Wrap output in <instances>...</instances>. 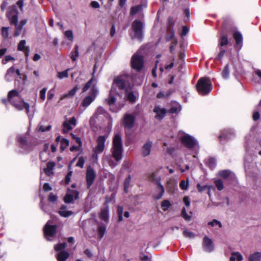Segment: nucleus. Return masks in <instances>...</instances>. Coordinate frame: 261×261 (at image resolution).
<instances>
[{"label": "nucleus", "instance_id": "f257e3e1", "mask_svg": "<svg viewBox=\"0 0 261 261\" xmlns=\"http://www.w3.org/2000/svg\"><path fill=\"white\" fill-rule=\"evenodd\" d=\"M111 152L112 155L104 154L102 156V164H108L112 168H114L122 158V142L121 137L119 134L115 135L113 138Z\"/></svg>", "mask_w": 261, "mask_h": 261}, {"label": "nucleus", "instance_id": "f03ea898", "mask_svg": "<svg viewBox=\"0 0 261 261\" xmlns=\"http://www.w3.org/2000/svg\"><path fill=\"white\" fill-rule=\"evenodd\" d=\"M129 77L126 75L117 76L114 80L113 84L110 92L109 97L106 99V102L109 105L114 104L116 101L115 96L116 95H120V94L117 92L116 87L119 90H124L127 91L128 89L130 88L129 83Z\"/></svg>", "mask_w": 261, "mask_h": 261}, {"label": "nucleus", "instance_id": "7ed1b4c3", "mask_svg": "<svg viewBox=\"0 0 261 261\" xmlns=\"http://www.w3.org/2000/svg\"><path fill=\"white\" fill-rule=\"evenodd\" d=\"M8 100L18 110L25 109L27 114L29 112V104L26 103L22 99L19 93L15 90H12L9 92Z\"/></svg>", "mask_w": 261, "mask_h": 261}, {"label": "nucleus", "instance_id": "20e7f679", "mask_svg": "<svg viewBox=\"0 0 261 261\" xmlns=\"http://www.w3.org/2000/svg\"><path fill=\"white\" fill-rule=\"evenodd\" d=\"M177 138L181 144L189 149H199L197 141L192 136L185 133L183 131H179Z\"/></svg>", "mask_w": 261, "mask_h": 261}, {"label": "nucleus", "instance_id": "39448f33", "mask_svg": "<svg viewBox=\"0 0 261 261\" xmlns=\"http://www.w3.org/2000/svg\"><path fill=\"white\" fill-rule=\"evenodd\" d=\"M197 90L201 95H206L209 93L212 89V83L209 79L207 77L200 78L196 85Z\"/></svg>", "mask_w": 261, "mask_h": 261}, {"label": "nucleus", "instance_id": "423d86ee", "mask_svg": "<svg viewBox=\"0 0 261 261\" xmlns=\"http://www.w3.org/2000/svg\"><path fill=\"white\" fill-rule=\"evenodd\" d=\"M132 29L134 33V35H132V38L137 39L141 41L143 38L142 22L140 20H135L132 23Z\"/></svg>", "mask_w": 261, "mask_h": 261}, {"label": "nucleus", "instance_id": "0eeeda50", "mask_svg": "<svg viewBox=\"0 0 261 261\" xmlns=\"http://www.w3.org/2000/svg\"><path fill=\"white\" fill-rule=\"evenodd\" d=\"M106 139L107 136H100L98 137L96 139L97 145L93 149L94 152L93 155V158H95L97 159L98 154L101 153L103 151Z\"/></svg>", "mask_w": 261, "mask_h": 261}, {"label": "nucleus", "instance_id": "6e6552de", "mask_svg": "<svg viewBox=\"0 0 261 261\" xmlns=\"http://www.w3.org/2000/svg\"><path fill=\"white\" fill-rule=\"evenodd\" d=\"M6 16L10 21V24L12 25V23L17 22L18 18V11L17 10L15 5H12L9 7Z\"/></svg>", "mask_w": 261, "mask_h": 261}, {"label": "nucleus", "instance_id": "1a4fd4ad", "mask_svg": "<svg viewBox=\"0 0 261 261\" xmlns=\"http://www.w3.org/2000/svg\"><path fill=\"white\" fill-rule=\"evenodd\" d=\"M48 221L44 227L43 231L44 236L47 240L50 241L49 238L53 237L57 232V225H51Z\"/></svg>", "mask_w": 261, "mask_h": 261}, {"label": "nucleus", "instance_id": "9d476101", "mask_svg": "<svg viewBox=\"0 0 261 261\" xmlns=\"http://www.w3.org/2000/svg\"><path fill=\"white\" fill-rule=\"evenodd\" d=\"M132 66L134 69L138 71L140 70L143 66V58L142 55H139L138 53H136L133 56L132 58Z\"/></svg>", "mask_w": 261, "mask_h": 261}, {"label": "nucleus", "instance_id": "9b49d317", "mask_svg": "<svg viewBox=\"0 0 261 261\" xmlns=\"http://www.w3.org/2000/svg\"><path fill=\"white\" fill-rule=\"evenodd\" d=\"M86 177L87 187L88 188H89L93 184L96 177V173L94 170L91 166H89L87 168Z\"/></svg>", "mask_w": 261, "mask_h": 261}, {"label": "nucleus", "instance_id": "f8f14e48", "mask_svg": "<svg viewBox=\"0 0 261 261\" xmlns=\"http://www.w3.org/2000/svg\"><path fill=\"white\" fill-rule=\"evenodd\" d=\"M76 125V120L74 117H72L69 120L64 121L63 123V133L64 134L67 133L69 131L72 130Z\"/></svg>", "mask_w": 261, "mask_h": 261}, {"label": "nucleus", "instance_id": "ddd939ff", "mask_svg": "<svg viewBox=\"0 0 261 261\" xmlns=\"http://www.w3.org/2000/svg\"><path fill=\"white\" fill-rule=\"evenodd\" d=\"M91 92L92 95L86 96L83 101L82 105L84 107L86 108L88 107L95 99L97 90L95 88L93 87L91 90Z\"/></svg>", "mask_w": 261, "mask_h": 261}, {"label": "nucleus", "instance_id": "4468645a", "mask_svg": "<svg viewBox=\"0 0 261 261\" xmlns=\"http://www.w3.org/2000/svg\"><path fill=\"white\" fill-rule=\"evenodd\" d=\"M202 246L204 250L208 252H211L214 249V245L212 240L207 236L203 238Z\"/></svg>", "mask_w": 261, "mask_h": 261}, {"label": "nucleus", "instance_id": "2eb2a0df", "mask_svg": "<svg viewBox=\"0 0 261 261\" xmlns=\"http://www.w3.org/2000/svg\"><path fill=\"white\" fill-rule=\"evenodd\" d=\"M27 19H24L21 20L19 23L17 21L16 23H12V25H14L15 27L14 33V36L15 37H18L21 34L23 27L27 24Z\"/></svg>", "mask_w": 261, "mask_h": 261}, {"label": "nucleus", "instance_id": "dca6fc26", "mask_svg": "<svg viewBox=\"0 0 261 261\" xmlns=\"http://www.w3.org/2000/svg\"><path fill=\"white\" fill-rule=\"evenodd\" d=\"M153 112L155 113V117L158 120H162L166 115L167 110L165 108L159 106H155Z\"/></svg>", "mask_w": 261, "mask_h": 261}, {"label": "nucleus", "instance_id": "f3484780", "mask_svg": "<svg viewBox=\"0 0 261 261\" xmlns=\"http://www.w3.org/2000/svg\"><path fill=\"white\" fill-rule=\"evenodd\" d=\"M135 118L131 114H126L123 118L124 126L128 129L132 128L134 124Z\"/></svg>", "mask_w": 261, "mask_h": 261}, {"label": "nucleus", "instance_id": "a211bd4d", "mask_svg": "<svg viewBox=\"0 0 261 261\" xmlns=\"http://www.w3.org/2000/svg\"><path fill=\"white\" fill-rule=\"evenodd\" d=\"M99 218L106 223L108 222L109 220V211L108 205H106L101 208L99 214Z\"/></svg>", "mask_w": 261, "mask_h": 261}, {"label": "nucleus", "instance_id": "6ab92c4d", "mask_svg": "<svg viewBox=\"0 0 261 261\" xmlns=\"http://www.w3.org/2000/svg\"><path fill=\"white\" fill-rule=\"evenodd\" d=\"M79 193L76 190H73L71 193H67L64 197V202L67 203H70L73 202L74 199L78 197Z\"/></svg>", "mask_w": 261, "mask_h": 261}, {"label": "nucleus", "instance_id": "aec40b11", "mask_svg": "<svg viewBox=\"0 0 261 261\" xmlns=\"http://www.w3.org/2000/svg\"><path fill=\"white\" fill-rule=\"evenodd\" d=\"M218 175L221 177L226 179H232L234 178V174L229 170L220 171Z\"/></svg>", "mask_w": 261, "mask_h": 261}, {"label": "nucleus", "instance_id": "412c9836", "mask_svg": "<svg viewBox=\"0 0 261 261\" xmlns=\"http://www.w3.org/2000/svg\"><path fill=\"white\" fill-rule=\"evenodd\" d=\"M152 144V143L151 141H148L142 146V153L144 156H146L150 154Z\"/></svg>", "mask_w": 261, "mask_h": 261}, {"label": "nucleus", "instance_id": "4be33fe9", "mask_svg": "<svg viewBox=\"0 0 261 261\" xmlns=\"http://www.w3.org/2000/svg\"><path fill=\"white\" fill-rule=\"evenodd\" d=\"M105 112V110L102 107H98L93 116L90 118L89 120L90 124L92 125V124H94L95 119L97 117V116L99 115L104 114Z\"/></svg>", "mask_w": 261, "mask_h": 261}, {"label": "nucleus", "instance_id": "5701e85b", "mask_svg": "<svg viewBox=\"0 0 261 261\" xmlns=\"http://www.w3.org/2000/svg\"><path fill=\"white\" fill-rule=\"evenodd\" d=\"M233 132L232 130H223L219 136V139L220 141H222L223 140H228L233 135Z\"/></svg>", "mask_w": 261, "mask_h": 261}, {"label": "nucleus", "instance_id": "b1692460", "mask_svg": "<svg viewBox=\"0 0 261 261\" xmlns=\"http://www.w3.org/2000/svg\"><path fill=\"white\" fill-rule=\"evenodd\" d=\"M15 73V68L13 66L9 68L7 70V72L6 73L5 80L8 82L11 81L13 79Z\"/></svg>", "mask_w": 261, "mask_h": 261}, {"label": "nucleus", "instance_id": "393cba45", "mask_svg": "<svg viewBox=\"0 0 261 261\" xmlns=\"http://www.w3.org/2000/svg\"><path fill=\"white\" fill-rule=\"evenodd\" d=\"M69 253L66 251H61L56 255L58 261H66L69 257Z\"/></svg>", "mask_w": 261, "mask_h": 261}, {"label": "nucleus", "instance_id": "a878e982", "mask_svg": "<svg viewBox=\"0 0 261 261\" xmlns=\"http://www.w3.org/2000/svg\"><path fill=\"white\" fill-rule=\"evenodd\" d=\"M78 89V87L75 86L72 89L70 90L68 93L62 95L60 97V100H63L65 98L72 97L76 94Z\"/></svg>", "mask_w": 261, "mask_h": 261}, {"label": "nucleus", "instance_id": "bb28decb", "mask_svg": "<svg viewBox=\"0 0 261 261\" xmlns=\"http://www.w3.org/2000/svg\"><path fill=\"white\" fill-rule=\"evenodd\" d=\"M243 255L239 252H232L229 258L230 261H242Z\"/></svg>", "mask_w": 261, "mask_h": 261}, {"label": "nucleus", "instance_id": "cd10ccee", "mask_svg": "<svg viewBox=\"0 0 261 261\" xmlns=\"http://www.w3.org/2000/svg\"><path fill=\"white\" fill-rule=\"evenodd\" d=\"M233 37L236 42L237 47L240 48L242 45L243 38L242 34L240 32H235L233 33Z\"/></svg>", "mask_w": 261, "mask_h": 261}, {"label": "nucleus", "instance_id": "c85d7f7f", "mask_svg": "<svg viewBox=\"0 0 261 261\" xmlns=\"http://www.w3.org/2000/svg\"><path fill=\"white\" fill-rule=\"evenodd\" d=\"M55 166V163L54 162H49L47 163L46 168L44 169V171L47 175L49 176L53 174V172H52V170Z\"/></svg>", "mask_w": 261, "mask_h": 261}, {"label": "nucleus", "instance_id": "c756f323", "mask_svg": "<svg viewBox=\"0 0 261 261\" xmlns=\"http://www.w3.org/2000/svg\"><path fill=\"white\" fill-rule=\"evenodd\" d=\"M261 259V252H255L251 254L249 257V261H260Z\"/></svg>", "mask_w": 261, "mask_h": 261}, {"label": "nucleus", "instance_id": "7c9ffc66", "mask_svg": "<svg viewBox=\"0 0 261 261\" xmlns=\"http://www.w3.org/2000/svg\"><path fill=\"white\" fill-rule=\"evenodd\" d=\"M106 227L100 223L98 224V234L100 239H101L105 235Z\"/></svg>", "mask_w": 261, "mask_h": 261}, {"label": "nucleus", "instance_id": "2f4dec72", "mask_svg": "<svg viewBox=\"0 0 261 261\" xmlns=\"http://www.w3.org/2000/svg\"><path fill=\"white\" fill-rule=\"evenodd\" d=\"M181 108L180 105L176 102H174L172 103V107L169 110V113L171 114L176 113L180 111Z\"/></svg>", "mask_w": 261, "mask_h": 261}, {"label": "nucleus", "instance_id": "473e14b6", "mask_svg": "<svg viewBox=\"0 0 261 261\" xmlns=\"http://www.w3.org/2000/svg\"><path fill=\"white\" fill-rule=\"evenodd\" d=\"M66 206L63 205L61 206L60 210L58 212L59 214L63 217H67L70 216L72 212L71 211H66Z\"/></svg>", "mask_w": 261, "mask_h": 261}, {"label": "nucleus", "instance_id": "72a5a7b5", "mask_svg": "<svg viewBox=\"0 0 261 261\" xmlns=\"http://www.w3.org/2000/svg\"><path fill=\"white\" fill-rule=\"evenodd\" d=\"M78 49V46L75 45L74 47V50L72 51L70 53V57L73 62H75L76 61L77 58L79 56Z\"/></svg>", "mask_w": 261, "mask_h": 261}, {"label": "nucleus", "instance_id": "f704fd0d", "mask_svg": "<svg viewBox=\"0 0 261 261\" xmlns=\"http://www.w3.org/2000/svg\"><path fill=\"white\" fill-rule=\"evenodd\" d=\"M126 97L128 100L131 102H134L136 100V97L132 92L126 91Z\"/></svg>", "mask_w": 261, "mask_h": 261}, {"label": "nucleus", "instance_id": "c9c22d12", "mask_svg": "<svg viewBox=\"0 0 261 261\" xmlns=\"http://www.w3.org/2000/svg\"><path fill=\"white\" fill-rule=\"evenodd\" d=\"M18 141L22 148H25L27 145V139L25 136L19 135L17 137Z\"/></svg>", "mask_w": 261, "mask_h": 261}, {"label": "nucleus", "instance_id": "e433bc0d", "mask_svg": "<svg viewBox=\"0 0 261 261\" xmlns=\"http://www.w3.org/2000/svg\"><path fill=\"white\" fill-rule=\"evenodd\" d=\"M131 180V176L128 175V176L125 178L124 182V190L125 193L127 192L128 189L130 186Z\"/></svg>", "mask_w": 261, "mask_h": 261}, {"label": "nucleus", "instance_id": "4c0bfd02", "mask_svg": "<svg viewBox=\"0 0 261 261\" xmlns=\"http://www.w3.org/2000/svg\"><path fill=\"white\" fill-rule=\"evenodd\" d=\"M70 70L69 68L62 71L59 72L57 74V77L60 79H63L64 78H67L68 77V71Z\"/></svg>", "mask_w": 261, "mask_h": 261}, {"label": "nucleus", "instance_id": "58836bf2", "mask_svg": "<svg viewBox=\"0 0 261 261\" xmlns=\"http://www.w3.org/2000/svg\"><path fill=\"white\" fill-rule=\"evenodd\" d=\"M159 192H160V194L154 197V199H160L163 195L164 193V188L163 185L161 184V183L158 184V188Z\"/></svg>", "mask_w": 261, "mask_h": 261}, {"label": "nucleus", "instance_id": "ea45409f", "mask_svg": "<svg viewBox=\"0 0 261 261\" xmlns=\"http://www.w3.org/2000/svg\"><path fill=\"white\" fill-rule=\"evenodd\" d=\"M221 74H222V77L225 79H227L229 77V65L228 64H226L225 65V66L224 67V68Z\"/></svg>", "mask_w": 261, "mask_h": 261}, {"label": "nucleus", "instance_id": "a19ab883", "mask_svg": "<svg viewBox=\"0 0 261 261\" xmlns=\"http://www.w3.org/2000/svg\"><path fill=\"white\" fill-rule=\"evenodd\" d=\"M228 43V40L227 37L225 35H222L219 41L220 47H222L223 46L226 45Z\"/></svg>", "mask_w": 261, "mask_h": 261}, {"label": "nucleus", "instance_id": "79ce46f5", "mask_svg": "<svg viewBox=\"0 0 261 261\" xmlns=\"http://www.w3.org/2000/svg\"><path fill=\"white\" fill-rule=\"evenodd\" d=\"M66 246V243H59L55 246V250L56 251L59 252L61 251H64L63 250L65 248Z\"/></svg>", "mask_w": 261, "mask_h": 261}, {"label": "nucleus", "instance_id": "37998d69", "mask_svg": "<svg viewBox=\"0 0 261 261\" xmlns=\"http://www.w3.org/2000/svg\"><path fill=\"white\" fill-rule=\"evenodd\" d=\"M179 187L181 189L187 190L189 187V178H187V180H181L179 184Z\"/></svg>", "mask_w": 261, "mask_h": 261}, {"label": "nucleus", "instance_id": "c03bdc74", "mask_svg": "<svg viewBox=\"0 0 261 261\" xmlns=\"http://www.w3.org/2000/svg\"><path fill=\"white\" fill-rule=\"evenodd\" d=\"M123 208L122 206L118 205L117 206V214L118 216V221L121 222L123 220Z\"/></svg>", "mask_w": 261, "mask_h": 261}, {"label": "nucleus", "instance_id": "a18cd8bd", "mask_svg": "<svg viewBox=\"0 0 261 261\" xmlns=\"http://www.w3.org/2000/svg\"><path fill=\"white\" fill-rule=\"evenodd\" d=\"M69 145V141L66 139L63 138L61 140V149L64 150Z\"/></svg>", "mask_w": 261, "mask_h": 261}, {"label": "nucleus", "instance_id": "49530a36", "mask_svg": "<svg viewBox=\"0 0 261 261\" xmlns=\"http://www.w3.org/2000/svg\"><path fill=\"white\" fill-rule=\"evenodd\" d=\"M9 28L3 27L2 28V35L4 39H6L9 36Z\"/></svg>", "mask_w": 261, "mask_h": 261}, {"label": "nucleus", "instance_id": "de8ad7c7", "mask_svg": "<svg viewBox=\"0 0 261 261\" xmlns=\"http://www.w3.org/2000/svg\"><path fill=\"white\" fill-rule=\"evenodd\" d=\"M214 183L218 190L221 191L223 189V182L221 179L216 180Z\"/></svg>", "mask_w": 261, "mask_h": 261}, {"label": "nucleus", "instance_id": "09e8293b", "mask_svg": "<svg viewBox=\"0 0 261 261\" xmlns=\"http://www.w3.org/2000/svg\"><path fill=\"white\" fill-rule=\"evenodd\" d=\"M142 9V6L138 5L137 6L133 7L131 9L130 14L133 15L138 13Z\"/></svg>", "mask_w": 261, "mask_h": 261}, {"label": "nucleus", "instance_id": "8fccbe9b", "mask_svg": "<svg viewBox=\"0 0 261 261\" xmlns=\"http://www.w3.org/2000/svg\"><path fill=\"white\" fill-rule=\"evenodd\" d=\"M94 77H93L86 84L83 88V92L87 91L90 88V87L91 86Z\"/></svg>", "mask_w": 261, "mask_h": 261}, {"label": "nucleus", "instance_id": "3c124183", "mask_svg": "<svg viewBox=\"0 0 261 261\" xmlns=\"http://www.w3.org/2000/svg\"><path fill=\"white\" fill-rule=\"evenodd\" d=\"M208 225H211L212 227H214L216 225H218L220 228H221L222 225L220 221L214 219L212 221L209 222L207 224Z\"/></svg>", "mask_w": 261, "mask_h": 261}, {"label": "nucleus", "instance_id": "603ef678", "mask_svg": "<svg viewBox=\"0 0 261 261\" xmlns=\"http://www.w3.org/2000/svg\"><path fill=\"white\" fill-rule=\"evenodd\" d=\"M181 216L187 221H190L191 219V216L188 215L185 207L182 209Z\"/></svg>", "mask_w": 261, "mask_h": 261}, {"label": "nucleus", "instance_id": "864d4df0", "mask_svg": "<svg viewBox=\"0 0 261 261\" xmlns=\"http://www.w3.org/2000/svg\"><path fill=\"white\" fill-rule=\"evenodd\" d=\"M14 60H15V58L14 57H13L11 55H8V56H6L5 57V58L2 60V62L3 64H6L9 61H14Z\"/></svg>", "mask_w": 261, "mask_h": 261}, {"label": "nucleus", "instance_id": "5fc2aeb1", "mask_svg": "<svg viewBox=\"0 0 261 261\" xmlns=\"http://www.w3.org/2000/svg\"><path fill=\"white\" fill-rule=\"evenodd\" d=\"M25 41L24 40H21L18 45V49L19 50L23 51L27 46H25Z\"/></svg>", "mask_w": 261, "mask_h": 261}, {"label": "nucleus", "instance_id": "6e6d98bb", "mask_svg": "<svg viewBox=\"0 0 261 261\" xmlns=\"http://www.w3.org/2000/svg\"><path fill=\"white\" fill-rule=\"evenodd\" d=\"M85 163V160L83 156H80L79 158L78 161L76 164L77 167H79L81 168H83L84 167V165Z\"/></svg>", "mask_w": 261, "mask_h": 261}, {"label": "nucleus", "instance_id": "4d7b16f0", "mask_svg": "<svg viewBox=\"0 0 261 261\" xmlns=\"http://www.w3.org/2000/svg\"><path fill=\"white\" fill-rule=\"evenodd\" d=\"M183 234L185 237L190 238V239L194 238L195 237V234H194V233H193L191 231H189L186 229L184 230V231L183 232Z\"/></svg>", "mask_w": 261, "mask_h": 261}, {"label": "nucleus", "instance_id": "13d9d810", "mask_svg": "<svg viewBox=\"0 0 261 261\" xmlns=\"http://www.w3.org/2000/svg\"><path fill=\"white\" fill-rule=\"evenodd\" d=\"M65 36L70 41H72L73 39V36L72 32L70 30L66 31L64 33Z\"/></svg>", "mask_w": 261, "mask_h": 261}, {"label": "nucleus", "instance_id": "bf43d9fd", "mask_svg": "<svg viewBox=\"0 0 261 261\" xmlns=\"http://www.w3.org/2000/svg\"><path fill=\"white\" fill-rule=\"evenodd\" d=\"M207 164L211 168L213 169L216 166V161L214 159H210L207 161Z\"/></svg>", "mask_w": 261, "mask_h": 261}, {"label": "nucleus", "instance_id": "052dcab7", "mask_svg": "<svg viewBox=\"0 0 261 261\" xmlns=\"http://www.w3.org/2000/svg\"><path fill=\"white\" fill-rule=\"evenodd\" d=\"M50 128H51V125H50L47 126L45 127L43 125H39L38 126V130L42 132H44L45 131H48L50 130Z\"/></svg>", "mask_w": 261, "mask_h": 261}, {"label": "nucleus", "instance_id": "680f3d73", "mask_svg": "<svg viewBox=\"0 0 261 261\" xmlns=\"http://www.w3.org/2000/svg\"><path fill=\"white\" fill-rule=\"evenodd\" d=\"M46 91H47V88H43L40 91V98L42 100H45V99L46 98Z\"/></svg>", "mask_w": 261, "mask_h": 261}, {"label": "nucleus", "instance_id": "e2e57ef3", "mask_svg": "<svg viewBox=\"0 0 261 261\" xmlns=\"http://www.w3.org/2000/svg\"><path fill=\"white\" fill-rule=\"evenodd\" d=\"M197 188L198 189V191L199 192H203V191H204L207 188H210V187L208 186H202L200 185V184H198L197 185Z\"/></svg>", "mask_w": 261, "mask_h": 261}, {"label": "nucleus", "instance_id": "0e129e2a", "mask_svg": "<svg viewBox=\"0 0 261 261\" xmlns=\"http://www.w3.org/2000/svg\"><path fill=\"white\" fill-rule=\"evenodd\" d=\"M220 51L219 53V54L218 55L217 57L216 58V59L218 60H221V59L222 58V57H223V56L225 53V50L222 49L221 47H220Z\"/></svg>", "mask_w": 261, "mask_h": 261}, {"label": "nucleus", "instance_id": "69168bd1", "mask_svg": "<svg viewBox=\"0 0 261 261\" xmlns=\"http://www.w3.org/2000/svg\"><path fill=\"white\" fill-rule=\"evenodd\" d=\"M161 205L163 207L168 208L171 206V204L168 200H164L162 201Z\"/></svg>", "mask_w": 261, "mask_h": 261}, {"label": "nucleus", "instance_id": "338daca9", "mask_svg": "<svg viewBox=\"0 0 261 261\" xmlns=\"http://www.w3.org/2000/svg\"><path fill=\"white\" fill-rule=\"evenodd\" d=\"M16 4L18 6L20 10L21 11H23V7L24 6V1L23 0H19L17 2Z\"/></svg>", "mask_w": 261, "mask_h": 261}, {"label": "nucleus", "instance_id": "774afa93", "mask_svg": "<svg viewBox=\"0 0 261 261\" xmlns=\"http://www.w3.org/2000/svg\"><path fill=\"white\" fill-rule=\"evenodd\" d=\"M90 5L92 8H93L94 9H97V8H100L99 4L96 1H92Z\"/></svg>", "mask_w": 261, "mask_h": 261}]
</instances>
